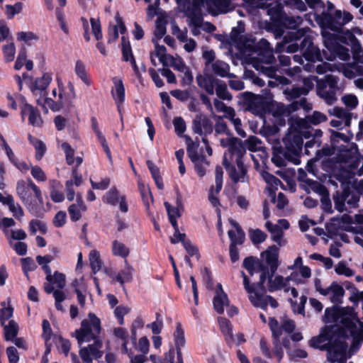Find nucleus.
<instances>
[{"label": "nucleus", "mask_w": 363, "mask_h": 363, "mask_svg": "<svg viewBox=\"0 0 363 363\" xmlns=\"http://www.w3.org/2000/svg\"><path fill=\"white\" fill-rule=\"evenodd\" d=\"M340 321L345 328H340L335 331L325 329L319 335L312 337L308 343L311 347L326 350L327 359L330 363H335L336 361L345 358V348L348 347L347 340L349 338V325L358 327L360 323L356 324L349 318H342Z\"/></svg>", "instance_id": "f257e3e1"}, {"label": "nucleus", "mask_w": 363, "mask_h": 363, "mask_svg": "<svg viewBox=\"0 0 363 363\" xmlns=\"http://www.w3.org/2000/svg\"><path fill=\"white\" fill-rule=\"evenodd\" d=\"M223 147H227L223 160V164L229 177L235 182H248L247 168L244 164L245 148L242 141L228 133L217 138Z\"/></svg>", "instance_id": "f03ea898"}, {"label": "nucleus", "mask_w": 363, "mask_h": 363, "mask_svg": "<svg viewBox=\"0 0 363 363\" xmlns=\"http://www.w3.org/2000/svg\"><path fill=\"white\" fill-rule=\"evenodd\" d=\"M16 194L28 211L38 216V203L43 204L41 191L30 179L19 180L16 184Z\"/></svg>", "instance_id": "7ed1b4c3"}, {"label": "nucleus", "mask_w": 363, "mask_h": 363, "mask_svg": "<svg viewBox=\"0 0 363 363\" xmlns=\"http://www.w3.org/2000/svg\"><path fill=\"white\" fill-rule=\"evenodd\" d=\"M101 320L95 314L89 313L86 318L81 322V326L75 330V337L79 346L86 342H91V340L101 338Z\"/></svg>", "instance_id": "20e7f679"}, {"label": "nucleus", "mask_w": 363, "mask_h": 363, "mask_svg": "<svg viewBox=\"0 0 363 363\" xmlns=\"http://www.w3.org/2000/svg\"><path fill=\"white\" fill-rule=\"evenodd\" d=\"M255 52L258 54L257 57H253V67L262 70L269 77H272L275 72L274 69L264 66V65H272L275 61L269 43L265 39H261L256 43Z\"/></svg>", "instance_id": "39448f33"}, {"label": "nucleus", "mask_w": 363, "mask_h": 363, "mask_svg": "<svg viewBox=\"0 0 363 363\" xmlns=\"http://www.w3.org/2000/svg\"><path fill=\"white\" fill-rule=\"evenodd\" d=\"M338 83V77L333 74L326 75L323 79L318 80L317 95L327 104H333L337 101L336 94L340 89Z\"/></svg>", "instance_id": "423d86ee"}, {"label": "nucleus", "mask_w": 363, "mask_h": 363, "mask_svg": "<svg viewBox=\"0 0 363 363\" xmlns=\"http://www.w3.org/2000/svg\"><path fill=\"white\" fill-rule=\"evenodd\" d=\"M52 81V76L48 73H45L42 77L37 78L30 86L33 94L39 98L36 99V102L39 106L45 107L48 104L53 111L57 110L55 107L54 101L46 97V89Z\"/></svg>", "instance_id": "0eeeda50"}, {"label": "nucleus", "mask_w": 363, "mask_h": 363, "mask_svg": "<svg viewBox=\"0 0 363 363\" xmlns=\"http://www.w3.org/2000/svg\"><path fill=\"white\" fill-rule=\"evenodd\" d=\"M274 274L275 273H272L269 270V272L267 273V279H268L267 290L269 292L280 291L282 289L285 292L289 291V283L292 280L296 284L303 283L301 279H296L298 275L296 273H291L290 276L286 277H284L279 274L274 275Z\"/></svg>", "instance_id": "6e6552de"}, {"label": "nucleus", "mask_w": 363, "mask_h": 363, "mask_svg": "<svg viewBox=\"0 0 363 363\" xmlns=\"http://www.w3.org/2000/svg\"><path fill=\"white\" fill-rule=\"evenodd\" d=\"M87 343V346L80 348L79 354L84 363H92L93 359H99L103 355V341L96 338Z\"/></svg>", "instance_id": "1a4fd4ad"}, {"label": "nucleus", "mask_w": 363, "mask_h": 363, "mask_svg": "<svg viewBox=\"0 0 363 363\" xmlns=\"http://www.w3.org/2000/svg\"><path fill=\"white\" fill-rule=\"evenodd\" d=\"M204 6V0H193L191 4L186 9V15L189 20V26L194 35L200 33L201 6Z\"/></svg>", "instance_id": "9d476101"}, {"label": "nucleus", "mask_w": 363, "mask_h": 363, "mask_svg": "<svg viewBox=\"0 0 363 363\" xmlns=\"http://www.w3.org/2000/svg\"><path fill=\"white\" fill-rule=\"evenodd\" d=\"M353 16L348 11L336 10L333 16H325L324 23L329 29L334 31H340L342 27L352 21Z\"/></svg>", "instance_id": "9b49d317"}, {"label": "nucleus", "mask_w": 363, "mask_h": 363, "mask_svg": "<svg viewBox=\"0 0 363 363\" xmlns=\"http://www.w3.org/2000/svg\"><path fill=\"white\" fill-rule=\"evenodd\" d=\"M245 104L247 109L253 114L260 116L266 108V99H270L271 96L265 94V96L259 94H254L250 92H245Z\"/></svg>", "instance_id": "f8f14e48"}, {"label": "nucleus", "mask_w": 363, "mask_h": 363, "mask_svg": "<svg viewBox=\"0 0 363 363\" xmlns=\"http://www.w3.org/2000/svg\"><path fill=\"white\" fill-rule=\"evenodd\" d=\"M242 267L247 270L250 276L259 272L260 275L258 285L259 286H263L267 279V273L269 272V269L264 263L260 262L257 258L248 257L244 259Z\"/></svg>", "instance_id": "ddd939ff"}, {"label": "nucleus", "mask_w": 363, "mask_h": 363, "mask_svg": "<svg viewBox=\"0 0 363 363\" xmlns=\"http://www.w3.org/2000/svg\"><path fill=\"white\" fill-rule=\"evenodd\" d=\"M350 326V335L352 337V341L351 343L350 348L347 350L348 347L345 348V358L341 361H336L337 363H345L347 358L350 357L354 354L360 347L362 342H363V323H359V326L351 327ZM352 363V362H349Z\"/></svg>", "instance_id": "4468645a"}, {"label": "nucleus", "mask_w": 363, "mask_h": 363, "mask_svg": "<svg viewBox=\"0 0 363 363\" xmlns=\"http://www.w3.org/2000/svg\"><path fill=\"white\" fill-rule=\"evenodd\" d=\"M316 76H311L310 77L304 78L303 80V87H293L291 89H286L284 91V94L289 100H292L300 97L302 95H306L313 89L314 86L313 82H316L318 85V80H320Z\"/></svg>", "instance_id": "2eb2a0df"}, {"label": "nucleus", "mask_w": 363, "mask_h": 363, "mask_svg": "<svg viewBox=\"0 0 363 363\" xmlns=\"http://www.w3.org/2000/svg\"><path fill=\"white\" fill-rule=\"evenodd\" d=\"M324 44L328 50L333 52L340 60L346 61L350 58L349 50L341 45H335V37L329 33H323Z\"/></svg>", "instance_id": "dca6fc26"}, {"label": "nucleus", "mask_w": 363, "mask_h": 363, "mask_svg": "<svg viewBox=\"0 0 363 363\" xmlns=\"http://www.w3.org/2000/svg\"><path fill=\"white\" fill-rule=\"evenodd\" d=\"M261 257L264 259L269 270L275 273L279 266V248L276 245L269 246L261 253Z\"/></svg>", "instance_id": "f3484780"}, {"label": "nucleus", "mask_w": 363, "mask_h": 363, "mask_svg": "<svg viewBox=\"0 0 363 363\" xmlns=\"http://www.w3.org/2000/svg\"><path fill=\"white\" fill-rule=\"evenodd\" d=\"M301 46L305 50L303 57L307 61L314 62L322 60L320 50L314 45L310 37H305Z\"/></svg>", "instance_id": "a211bd4d"}, {"label": "nucleus", "mask_w": 363, "mask_h": 363, "mask_svg": "<svg viewBox=\"0 0 363 363\" xmlns=\"http://www.w3.org/2000/svg\"><path fill=\"white\" fill-rule=\"evenodd\" d=\"M229 299L227 294L223 291L222 285L218 284L215 289V296L213 299L214 310L219 314L224 313L225 307L229 306Z\"/></svg>", "instance_id": "6ab92c4d"}, {"label": "nucleus", "mask_w": 363, "mask_h": 363, "mask_svg": "<svg viewBox=\"0 0 363 363\" xmlns=\"http://www.w3.org/2000/svg\"><path fill=\"white\" fill-rule=\"evenodd\" d=\"M103 201L112 206L119 204L120 209L123 213H126L128 210L125 196H120L116 188L111 189L104 196Z\"/></svg>", "instance_id": "aec40b11"}, {"label": "nucleus", "mask_w": 363, "mask_h": 363, "mask_svg": "<svg viewBox=\"0 0 363 363\" xmlns=\"http://www.w3.org/2000/svg\"><path fill=\"white\" fill-rule=\"evenodd\" d=\"M192 130L196 134L206 136L212 133V123L206 116L197 115L193 121Z\"/></svg>", "instance_id": "412c9836"}, {"label": "nucleus", "mask_w": 363, "mask_h": 363, "mask_svg": "<svg viewBox=\"0 0 363 363\" xmlns=\"http://www.w3.org/2000/svg\"><path fill=\"white\" fill-rule=\"evenodd\" d=\"M323 296H328L333 303H340L345 296V289L337 282L333 281L329 286L325 288Z\"/></svg>", "instance_id": "4be33fe9"}, {"label": "nucleus", "mask_w": 363, "mask_h": 363, "mask_svg": "<svg viewBox=\"0 0 363 363\" xmlns=\"http://www.w3.org/2000/svg\"><path fill=\"white\" fill-rule=\"evenodd\" d=\"M249 299L253 306L266 309L268 305L275 308L278 306L277 301L271 296L259 295L257 292L249 295Z\"/></svg>", "instance_id": "5701e85b"}, {"label": "nucleus", "mask_w": 363, "mask_h": 363, "mask_svg": "<svg viewBox=\"0 0 363 363\" xmlns=\"http://www.w3.org/2000/svg\"><path fill=\"white\" fill-rule=\"evenodd\" d=\"M46 280L48 283L44 284V290L48 294H51L55 287L63 289L66 284L65 275L57 271L51 275V279Z\"/></svg>", "instance_id": "b1692460"}, {"label": "nucleus", "mask_w": 363, "mask_h": 363, "mask_svg": "<svg viewBox=\"0 0 363 363\" xmlns=\"http://www.w3.org/2000/svg\"><path fill=\"white\" fill-rule=\"evenodd\" d=\"M26 116H28L29 124L33 126H40L42 125L43 121L38 110L27 103H25L21 107L23 120H24Z\"/></svg>", "instance_id": "393cba45"}, {"label": "nucleus", "mask_w": 363, "mask_h": 363, "mask_svg": "<svg viewBox=\"0 0 363 363\" xmlns=\"http://www.w3.org/2000/svg\"><path fill=\"white\" fill-rule=\"evenodd\" d=\"M196 79L200 88L204 89L210 95L214 94L215 86L218 79H214L209 74H198Z\"/></svg>", "instance_id": "a878e982"}, {"label": "nucleus", "mask_w": 363, "mask_h": 363, "mask_svg": "<svg viewBox=\"0 0 363 363\" xmlns=\"http://www.w3.org/2000/svg\"><path fill=\"white\" fill-rule=\"evenodd\" d=\"M74 288V292L77 294V301L81 306L84 308L85 306L86 296L90 294L87 290V286L83 278L76 279L72 284Z\"/></svg>", "instance_id": "bb28decb"}, {"label": "nucleus", "mask_w": 363, "mask_h": 363, "mask_svg": "<svg viewBox=\"0 0 363 363\" xmlns=\"http://www.w3.org/2000/svg\"><path fill=\"white\" fill-rule=\"evenodd\" d=\"M72 175L73 179L68 180L65 183L67 198L70 201L74 200L75 195V191L74 189H73V185L74 184L77 186H79L82 184V176L78 174L77 168H74L72 169Z\"/></svg>", "instance_id": "cd10ccee"}, {"label": "nucleus", "mask_w": 363, "mask_h": 363, "mask_svg": "<svg viewBox=\"0 0 363 363\" xmlns=\"http://www.w3.org/2000/svg\"><path fill=\"white\" fill-rule=\"evenodd\" d=\"M265 228L271 234L272 240L277 242L280 247L286 244V240L283 239L284 232L280 225H274L270 221L265 223Z\"/></svg>", "instance_id": "c85d7f7f"}, {"label": "nucleus", "mask_w": 363, "mask_h": 363, "mask_svg": "<svg viewBox=\"0 0 363 363\" xmlns=\"http://www.w3.org/2000/svg\"><path fill=\"white\" fill-rule=\"evenodd\" d=\"M230 223L234 228V229L228 230V233L231 242L230 245H242L245 240V233L235 221L230 220Z\"/></svg>", "instance_id": "c756f323"}, {"label": "nucleus", "mask_w": 363, "mask_h": 363, "mask_svg": "<svg viewBox=\"0 0 363 363\" xmlns=\"http://www.w3.org/2000/svg\"><path fill=\"white\" fill-rule=\"evenodd\" d=\"M91 128L94 133L96 134L98 140L101 143L104 152L106 153L107 157H108L109 160H112L111 154L110 149L108 147V143L106 142V140L103 135L102 132L99 129V123L96 118L92 117L91 119Z\"/></svg>", "instance_id": "7c9ffc66"}, {"label": "nucleus", "mask_w": 363, "mask_h": 363, "mask_svg": "<svg viewBox=\"0 0 363 363\" xmlns=\"http://www.w3.org/2000/svg\"><path fill=\"white\" fill-rule=\"evenodd\" d=\"M114 89L112 90V96L117 104L118 107L123 103L125 99V88L121 79H113Z\"/></svg>", "instance_id": "2f4dec72"}, {"label": "nucleus", "mask_w": 363, "mask_h": 363, "mask_svg": "<svg viewBox=\"0 0 363 363\" xmlns=\"http://www.w3.org/2000/svg\"><path fill=\"white\" fill-rule=\"evenodd\" d=\"M328 113L331 116H334L342 121H344L345 126H350L351 123V120L353 116V113L350 112L349 111L335 106L330 109H329Z\"/></svg>", "instance_id": "473e14b6"}, {"label": "nucleus", "mask_w": 363, "mask_h": 363, "mask_svg": "<svg viewBox=\"0 0 363 363\" xmlns=\"http://www.w3.org/2000/svg\"><path fill=\"white\" fill-rule=\"evenodd\" d=\"M86 211V206L84 205L82 196L78 194L77 198V203L72 204L69 208L68 212L70 218L73 221H77L81 218V212Z\"/></svg>", "instance_id": "72a5a7b5"}, {"label": "nucleus", "mask_w": 363, "mask_h": 363, "mask_svg": "<svg viewBox=\"0 0 363 363\" xmlns=\"http://www.w3.org/2000/svg\"><path fill=\"white\" fill-rule=\"evenodd\" d=\"M220 329L225 336V339L228 345H231L235 342V337L232 333V325L229 320L220 317L218 318Z\"/></svg>", "instance_id": "f704fd0d"}, {"label": "nucleus", "mask_w": 363, "mask_h": 363, "mask_svg": "<svg viewBox=\"0 0 363 363\" xmlns=\"http://www.w3.org/2000/svg\"><path fill=\"white\" fill-rule=\"evenodd\" d=\"M124 263V269H122L116 277V281L121 285H123L125 282H130L133 279V275L135 272L134 267L128 263L127 259H125Z\"/></svg>", "instance_id": "c9c22d12"}, {"label": "nucleus", "mask_w": 363, "mask_h": 363, "mask_svg": "<svg viewBox=\"0 0 363 363\" xmlns=\"http://www.w3.org/2000/svg\"><path fill=\"white\" fill-rule=\"evenodd\" d=\"M214 74L221 77H233L234 74L229 73L230 66L228 64L223 61L217 60L211 64L210 66Z\"/></svg>", "instance_id": "e433bc0d"}, {"label": "nucleus", "mask_w": 363, "mask_h": 363, "mask_svg": "<svg viewBox=\"0 0 363 363\" xmlns=\"http://www.w3.org/2000/svg\"><path fill=\"white\" fill-rule=\"evenodd\" d=\"M167 13L164 12H160L158 14L154 32L155 36L157 39H161L166 33V25L167 23Z\"/></svg>", "instance_id": "4c0bfd02"}, {"label": "nucleus", "mask_w": 363, "mask_h": 363, "mask_svg": "<svg viewBox=\"0 0 363 363\" xmlns=\"http://www.w3.org/2000/svg\"><path fill=\"white\" fill-rule=\"evenodd\" d=\"M5 201L6 204L9 206V211L12 213L13 216L18 220H21L24 216V212L21 205L15 202L13 197L11 195H9V197Z\"/></svg>", "instance_id": "58836bf2"}, {"label": "nucleus", "mask_w": 363, "mask_h": 363, "mask_svg": "<svg viewBox=\"0 0 363 363\" xmlns=\"http://www.w3.org/2000/svg\"><path fill=\"white\" fill-rule=\"evenodd\" d=\"M112 254L114 256L126 258L130 254V250L122 242L114 240L112 242Z\"/></svg>", "instance_id": "ea45409f"}, {"label": "nucleus", "mask_w": 363, "mask_h": 363, "mask_svg": "<svg viewBox=\"0 0 363 363\" xmlns=\"http://www.w3.org/2000/svg\"><path fill=\"white\" fill-rule=\"evenodd\" d=\"M350 42L352 45L353 58L357 63L363 64V49L355 36L351 34Z\"/></svg>", "instance_id": "a19ab883"}, {"label": "nucleus", "mask_w": 363, "mask_h": 363, "mask_svg": "<svg viewBox=\"0 0 363 363\" xmlns=\"http://www.w3.org/2000/svg\"><path fill=\"white\" fill-rule=\"evenodd\" d=\"M89 259L92 272L96 274L102 267L100 254L96 250H92L89 255Z\"/></svg>", "instance_id": "79ce46f5"}, {"label": "nucleus", "mask_w": 363, "mask_h": 363, "mask_svg": "<svg viewBox=\"0 0 363 363\" xmlns=\"http://www.w3.org/2000/svg\"><path fill=\"white\" fill-rule=\"evenodd\" d=\"M216 94L219 99L226 101L232 100L233 96L228 91L227 86L225 82L218 80V82H216Z\"/></svg>", "instance_id": "37998d69"}, {"label": "nucleus", "mask_w": 363, "mask_h": 363, "mask_svg": "<svg viewBox=\"0 0 363 363\" xmlns=\"http://www.w3.org/2000/svg\"><path fill=\"white\" fill-rule=\"evenodd\" d=\"M191 160L194 163L195 169L199 177H203L206 174V169L208 167V162L204 156L201 155Z\"/></svg>", "instance_id": "c03bdc74"}, {"label": "nucleus", "mask_w": 363, "mask_h": 363, "mask_svg": "<svg viewBox=\"0 0 363 363\" xmlns=\"http://www.w3.org/2000/svg\"><path fill=\"white\" fill-rule=\"evenodd\" d=\"M174 342L177 354L179 355V352H182V348L185 345L184 333L179 323L177 325L176 331L174 333Z\"/></svg>", "instance_id": "a18cd8bd"}, {"label": "nucleus", "mask_w": 363, "mask_h": 363, "mask_svg": "<svg viewBox=\"0 0 363 363\" xmlns=\"http://www.w3.org/2000/svg\"><path fill=\"white\" fill-rule=\"evenodd\" d=\"M214 119L216 120L215 124V136L218 138L219 136L224 135L225 134L230 133V130L228 128L227 124L222 119L221 116H213Z\"/></svg>", "instance_id": "49530a36"}, {"label": "nucleus", "mask_w": 363, "mask_h": 363, "mask_svg": "<svg viewBox=\"0 0 363 363\" xmlns=\"http://www.w3.org/2000/svg\"><path fill=\"white\" fill-rule=\"evenodd\" d=\"M242 144L246 149L251 152H257L262 148V141L257 137L252 135L247 140L242 142Z\"/></svg>", "instance_id": "de8ad7c7"}, {"label": "nucleus", "mask_w": 363, "mask_h": 363, "mask_svg": "<svg viewBox=\"0 0 363 363\" xmlns=\"http://www.w3.org/2000/svg\"><path fill=\"white\" fill-rule=\"evenodd\" d=\"M164 205L166 208L169 220L172 227L174 228H177V218L181 216L179 208L172 206L168 202H164Z\"/></svg>", "instance_id": "09e8293b"}, {"label": "nucleus", "mask_w": 363, "mask_h": 363, "mask_svg": "<svg viewBox=\"0 0 363 363\" xmlns=\"http://www.w3.org/2000/svg\"><path fill=\"white\" fill-rule=\"evenodd\" d=\"M74 71L76 74L82 79V81L86 86L91 85V80L88 77L85 65L81 60L77 61L75 64Z\"/></svg>", "instance_id": "8fccbe9b"}, {"label": "nucleus", "mask_w": 363, "mask_h": 363, "mask_svg": "<svg viewBox=\"0 0 363 363\" xmlns=\"http://www.w3.org/2000/svg\"><path fill=\"white\" fill-rule=\"evenodd\" d=\"M4 328V335L6 340H13L18 333V327L16 322L10 320L7 325H2Z\"/></svg>", "instance_id": "3c124183"}, {"label": "nucleus", "mask_w": 363, "mask_h": 363, "mask_svg": "<svg viewBox=\"0 0 363 363\" xmlns=\"http://www.w3.org/2000/svg\"><path fill=\"white\" fill-rule=\"evenodd\" d=\"M269 325L272 333L273 343L281 342L279 338L282 334L281 325L279 326L278 321L272 318H269Z\"/></svg>", "instance_id": "603ef678"}, {"label": "nucleus", "mask_w": 363, "mask_h": 363, "mask_svg": "<svg viewBox=\"0 0 363 363\" xmlns=\"http://www.w3.org/2000/svg\"><path fill=\"white\" fill-rule=\"evenodd\" d=\"M28 139H29V141L30 142V143H32V145L34 146V147L36 150V154H35L36 159L38 160H41V158L43 157V156L46 150L45 145L41 140H39L35 138H33L31 135H29Z\"/></svg>", "instance_id": "864d4df0"}, {"label": "nucleus", "mask_w": 363, "mask_h": 363, "mask_svg": "<svg viewBox=\"0 0 363 363\" xmlns=\"http://www.w3.org/2000/svg\"><path fill=\"white\" fill-rule=\"evenodd\" d=\"M28 229L30 233L32 235L35 234L38 231L40 232L42 234H45L47 233V227L45 224L37 219H33L30 221Z\"/></svg>", "instance_id": "5fc2aeb1"}, {"label": "nucleus", "mask_w": 363, "mask_h": 363, "mask_svg": "<svg viewBox=\"0 0 363 363\" xmlns=\"http://www.w3.org/2000/svg\"><path fill=\"white\" fill-rule=\"evenodd\" d=\"M186 140L187 144V152L190 159H194L200 155L197 152V150L199 146L198 140L194 141L189 137L186 136Z\"/></svg>", "instance_id": "6e6d98bb"}, {"label": "nucleus", "mask_w": 363, "mask_h": 363, "mask_svg": "<svg viewBox=\"0 0 363 363\" xmlns=\"http://www.w3.org/2000/svg\"><path fill=\"white\" fill-rule=\"evenodd\" d=\"M249 235L254 245L263 242L267 237V234L259 229L250 230Z\"/></svg>", "instance_id": "4d7b16f0"}, {"label": "nucleus", "mask_w": 363, "mask_h": 363, "mask_svg": "<svg viewBox=\"0 0 363 363\" xmlns=\"http://www.w3.org/2000/svg\"><path fill=\"white\" fill-rule=\"evenodd\" d=\"M1 305L2 308L0 309V321L1 325H4L5 321L12 317L13 308L6 302L1 303Z\"/></svg>", "instance_id": "13d9d810"}, {"label": "nucleus", "mask_w": 363, "mask_h": 363, "mask_svg": "<svg viewBox=\"0 0 363 363\" xmlns=\"http://www.w3.org/2000/svg\"><path fill=\"white\" fill-rule=\"evenodd\" d=\"M306 183L314 192L318 193L320 196H325L328 194L327 189L319 182L313 181L311 179H306Z\"/></svg>", "instance_id": "bf43d9fd"}, {"label": "nucleus", "mask_w": 363, "mask_h": 363, "mask_svg": "<svg viewBox=\"0 0 363 363\" xmlns=\"http://www.w3.org/2000/svg\"><path fill=\"white\" fill-rule=\"evenodd\" d=\"M122 54L124 61H130L132 58H135L132 52L130 42L126 40L124 36L122 37Z\"/></svg>", "instance_id": "052dcab7"}, {"label": "nucleus", "mask_w": 363, "mask_h": 363, "mask_svg": "<svg viewBox=\"0 0 363 363\" xmlns=\"http://www.w3.org/2000/svg\"><path fill=\"white\" fill-rule=\"evenodd\" d=\"M335 272L339 275H344L347 277L354 274V271L349 268L344 262H340L335 265Z\"/></svg>", "instance_id": "680f3d73"}, {"label": "nucleus", "mask_w": 363, "mask_h": 363, "mask_svg": "<svg viewBox=\"0 0 363 363\" xmlns=\"http://www.w3.org/2000/svg\"><path fill=\"white\" fill-rule=\"evenodd\" d=\"M342 103L350 109H354L358 105L357 97L352 94H345L342 97Z\"/></svg>", "instance_id": "e2e57ef3"}, {"label": "nucleus", "mask_w": 363, "mask_h": 363, "mask_svg": "<svg viewBox=\"0 0 363 363\" xmlns=\"http://www.w3.org/2000/svg\"><path fill=\"white\" fill-rule=\"evenodd\" d=\"M5 60L10 62L13 60L16 53V48L13 43L3 47Z\"/></svg>", "instance_id": "0e129e2a"}, {"label": "nucleus", "mask_w": 363, "mask_h": 363, "mask_svg": "<svg viewBox=\"0 0 363 363\" xmlns=\"http://www.w3.org/2000/svg\"><path fill=\"white\" fill-rule=\"evenodd\" d=\"M262 177L267 184H270L272 187L274 189H277L279 186L282 184L279 179L267 172H263Z\"/></svg>", "instance_id": "69168bd1"}, {"label": "nucleus", "mask_w": 363, "mask_h": 363, "mask_svg": "<svg viewBox=\"0 0 363 363\" xmlns=\"http://www.w3.org/2000/svg\"><path fill=\"white\" fill-rule=\"evenodd\" d=\"M166 48L164 45H160L155 43V50L152 52L157 57L160 62L164 65L166 61Z\"/></svg>", "instance_id": "338daca9"}, {"label": "nucleus", "mask_w": 363, "mask_h": 363, "mask_svg": "<svg viewBox=\"0 0 363 363\" xmlns=\"http://www.w3.org/2000/svg\"><path fill=\"white\" fill-rule=\"evenodd\" d=\"M326 119V116L319 111H314L311 115L307 117V120L313 125H318L325 121Z\"/></svg>", "instance_id": "774afa93"}]
</instances>
